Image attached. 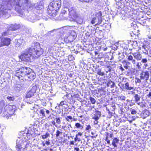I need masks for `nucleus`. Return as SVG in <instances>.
I'll use <instances>...</instances> for the list:
<instances>
[{"instance_id":"f257e3e1","label":"nucleus","mask_w":151,"mask_h":151,"mask_svg":"<svg viewBox=\"0 0 151 151\" xmlns=\"http://www.w3.org/2000/svg\"><path fill=\"white\" fill-rule=\"evenodd\" d=\"M43 50L41 48L39 43L35 42L32 46L26 49L19 56V59L23 61L33 62L35 56L38 57L42 54Z\"/></svg>"},{"instance_id":"f03ea898","label":"nucleus","mask_w":151,"mask_h":151,"mask_svg":"<svg viewBox=\"0 0 151 151\" xmlns=\"http://www.w3.org/2000/svg\"><path fill=\"white\" fill-rule=\"evenodd\" d=\"M19 80H21V84H19V90H23L26 87L24 82V80L30 81L33 80L35 78V74L33 70L29 68L22 67L19 68Z\"/></svg>"},{"instance_id":"7ed1b4c3","label":"nucleus","mask_w":151,"mask_h":151,"mask_svg":"<svg viewBox=\"0 0 151 151\" xmlns=\"http://www.w3.org/2000/svg\"><path fill=\"white\" fill-rule=\"evenodd\" d=\"M61 0H53L48 6L47 13L48 17H55L61 7Z\"/></svg>"},{"instance_id":"20e7f679","label":"nucleus","mask_w":151,"mask_h":151,"mask_svg":"<svg viewBox=\"0 0 151 151\" xmlns=\"http://www.w3.org/2000/svg\"><path fill=\"white\" fill-rule=\"evenodd\" d=\"M17 1H18V0ZM4 2H7V4L6 3H2L0 5V18L4 16V17H8L9 16L8 11L10 10L9 7H8L9 5L8 3H10V1L12 3L13 1V4H19V3L17 4L16 0H4Z\"/></svg>"},{"instance_id":"39448f33","label":"nucleus","mask_w":151,"mask_h":151,"mask_svg":"<svg viewBox=\"0 0 151 151\" xmlns=\"http://www.w3.org/2000/svg\"><path fill=\"white\" fill-rule=\"evenodd\" d=\"M128 81H127L124 82V83H119L118 85L120 86V88L122 89L123 91H130L128 93L129 94H134L135 93L134 91L135 90L134 85L133 83L130 82H128Z\"/></svg>"},{"instance_id":"423d86ee","label":"nucleus","mask_w":151,"mask_h":151,"mask_svg":"<svg viewBox=\"0 0 151 151\" xmlns=\"http://www.w3.org/2000/svg\"><path fill=\"white\" fill-rule=\"evenodd\" d=\"M63 28L57 30L56 32L54 35V37L52 39V43L59 44L61 43H63V38L65 33V32Z\"/></svg>"},{"instance_id":"0eeeda50","label":"nucleus","mask_w":151,"mask_h":151,"mask_svg":"<svg viewBox=\"0 0 151 151\" xmlns=\"http://www.w3.org/2000/svg\"><path fill=\"white\" fill-rule=\"evenodd\" d=\"M23 6L24 9H27L29 11L33 10L34 8L37 10H41L43 8V6L42 2H40L37 3L34 5L29 3V0H23Z\"/></svg>"},{"instance_id":"6e6552de","label":"nucleus","mask_w":151,"mask_h":151,"mask_svg":"<svg viewBox=\"0 0 151 151\" xmlns=\"http://www.w3.org/2000/svg\"><path fill=\"white\" fill-rule=\"evenodd\" d=\"M16 106L14 105H6L3 110V116H7L13 115L15 111Z\"/></svg>"},{"instance_id":"1a4fd4ad","label":"nucleus","mask_w":151,"mask_h":151,"mask_svg":"<svg viewBox=\"0 0 151 151\" xmlns=\"http://www.w3.org/2000/svg\"><path fill=\"white\" fill-rule=\"evenodd\" d=\"M102 15V14L101 11H99L96 12L95 17L92 18L91 21L92 24H95V25H97L101 24L103 20Z\"/></svg>"},{"instance_id":"9d476101","label":"nucleus","mask_w":151,"mask_h":151,"mask_svg":"<svg viewBox=\"0 0 151 151\" xmlns=\"http://www.w3.org/2000/svg\"><path fill=\"white\" fill-rule=\"evenodd\" d=\"M69 34V35L65 36L64 38L63 41L67 43L73 42L76 38V33L74 31H71Z\"/></svg>"},{"instance_id":"9b49d317","label":"nucleus","mask_w":151,"mask_h":151,"mask_svg":"<svg viewBox=\"0 0 151 151\" xmlns=\"http://www.w3.org/2000/svg\"><path fill=\"white\" fill-rule=\"evenodd\" d=\"M37 89V86L36 85L33 86L32 87L27 93L26 96V99H24L25 101L27 103L31 104L33 102L27 101V99L28 98H30L34 96V94L35 93Z\"/></svg>"},{"instance_id":"f8f14e48","label":"nucleus","mask_w":151,"mask_h":151,"mask_svg":"<svg viewBox=\"0 0 151 151\" xmlns=\"http://www.w3.org/2000/svg\"><path fill=\"white\" fill-rule=\"evenodd\" d=\"M30 9L29 11L28 9V11L29 12L27 15L26 18L30 22H34L37 20H39L40 17L37 15H36L35 13H32Z\"/></svg>"},{"instance_id":"ddd939ff","label":"nucleus","mask_w":151,"mask_h":151,"mask_svg":"<svg viewBox=\"0 0 151 151\" xmlns=\"http://www.w3.org/2000/svg\"><path fill=\"white\" fill-rule=\"evenodd\" d=\"M19 30L20 34H22L23 37H25L26 36H28L27 35H29L31 32L30 29L26 28L25 26L22 24L19 26Z\"/></svg>"},{"instance_id":"4468645a","label":"nucleus","mask_w":151,"mask_h":151,"mask_svg":"<svg viewBox=\"0 0 151 151\" xmlns=\"http://www.w3.org/2000/svg\"><path fill=\"white\" fill-rule=\"evenodd\" d=\"M7 28H8L7 31L4 32L2 34V36H5L9 35V31L16 30L19 28V26L16 24H12L8 26Z\"/></svg>"},{"instance_id":"2eb2a0df","label":"nucleus","mask_w":151,"mask_h":151,"mask_svg":"<svg viewBox=\"0 0 151 151\" xmlns=\"http://www.w3.org/2000/svg\"><path fill=\"white\" fill-rule=\"evenodd\" d=\"M116 2L115 7L118 9L122 8L125 5V2L126 0H115Z\"/></svg>"},{"instance_id":"dca6fc26","label":"nucleus","mask_w":151,"mask_h":151,"mask_svg":"<svg viewBox=\"0 0 151 151\" xmlns=\"http://www.w3.org/2000/svg\"><path fill=\"white\" fill-rule=\"evenodd\" d=\"M149 77V71H142L140 74V78L141 79L148 80Z\"/></svg>"},{"instance_id":"f3484780","label":"nucleus","mask_w":151,"mask_h":151,"mask_svg":"<svg viewBox=\"0 0 151 151\" xmlns=\"http://www.w3.org/2000/svg\"><path fill=\"white\" fill-rule=\"evenodd\" d=\"M101 115L100 111L96 110L91 115L92 119L95 120H98L101 117Z\"/></svg>"},{"instance_id":"a211bd4d","label":"nucleus","mask_w":151,"mask_h":151,"mask_svg":"<svg viewBox=\"0 0 151 151\" xmlns=\"http://www.w3.org/2000/svg\"><path fill=\"white\" fill-rule=\"evenodd\" d=\"M11 40L9 38H3L1 40V45H3L8 46L10 43Z\"/></svg>"},{"instance_id":"6ab92c4d","label":"nucleus","mask_w":151,"mask_h":151,"mask_svg":"<svg viewBox=\"0 0 151 151\" xmlns=\"http://www.w3.org/2000/svg\"><path fill=\"white\" fill-rule=\"evenodd\" d=\"M84 18V16H77L75 19L76 22L78 24L82 25L83 23Z\"/></svg>"},{"instance_id":"aec40b11","label":"nucleus","mask_w":151,"mask_h":151,"mask_svg":"<svg viewBox=\"0 0 151 151\" xmlns=\"http://www.w3.org/2000/svg\"><path fill=\"white\" fill-rule=\"evenodd\" d=\"M116 82H119V83L122 82L124 83L127 81H129L128 79L122 76H119V77H117L115 79Z\"/></svg>"},{"instance_id":"412c9836","label":"nucleus","mask_w":151,"mask_h":151,"mask_svg":"<svg viewBox=\"0 0 151 151\" xmlns=\"http://www.w3.org/2000/svg\"><path fill=\"white\" fill-rule=\"evenodd\" d=\"M68 11L70 16H74L76 15V11L73 7L68 8Z\"/></svg>"},{"instance_id":"4be33fe9","label":"nucleus","mask_w":151,"mask_h":151,"mask_svg":"<svg viewBox=\"0 0 151 151\" xmlns=\"http://www.w3.org/2000/svg\"><path fill=\"white\" fill-rule=\"evenodd\" d=\"M142 51L143 53H145L146 55H147L148 54L149 50L150 49L149 48L148 46L146 45H143L142 46Z\"/></svg>"},{"instance_id":"5701e85b","label":"nucleus","mask_w":151,"mask_h":151,"mask_svg":"<svg viewBox=\"0 0 151 151\" xmlns=\"http://www.w3.org/2000/svg\"><path fill=\"white\" fill-rule=\"evenodd\" d=\"M68 102L65 101H62L60 103L58 104V106H57L55 108L58 109H61V108L63 106V105H68Z\"/></svg>"},{"instance_id":"b1692460","label":"nucleus","mask_w":151,"mask_h":151,"mask_svg":"<svg viewBox=\"0 0 151 151\" xmlns=\"http://www.w3.org/2000/svg\"><path fill=\"white\" fill-rule=\"evenodd\" d=\"M70 128H72L70 124H68L64 126H63L62 129L65 131V132H69L70 131Z\"/></svg>"},{"instance_id":"393cba45","label":"nucleus","mask_w":151,"mask_h":151,"mask_svg":"<svg viewBox=\"0 0 151 151\" xmlns=\"http://www.w3.org/2000/svg\"><path fill=\"white\" fill-rule=\"evenodd\" d=\"M134 58L137 60H140L142 58V55L138 52H135L132 53Z\"/></svg>"},{"instance_id":"a878e982","label":"nucleus","mask_w":151,"mask_h":151,"mask_svg":"<svg viewBox=\"0 0 151 151\" xmlns=\"http://www.w3.org/2000/svg\"><path fill=\"white\" fill-rule=\"evenodd\" d=\"M29 132L30 131L28 130L25 129L24 131H22L20 132L19 133H20V134H19V135H21V136H24L27 135L29 136L30 134Z\"/></svg>"},{"instance_id":"bb28decb","label":"nucleus","mask_w":151,"mask_h":151,"mask_svg":"<svg viewBox=\"0 0 151 151\" xmlns=\"http://www.w3.org/2000/svg\"><path fill=\"white\" fill-rule=\"evenodd\" d=\"M119 139L115 137L113 139L111 144L114 147H117V144L119 142Z\"/></svg>"},{"instance_id":"cd10ccee","label":"nucleus","mask_w":151,"mask_h":151,"mask_svg":"<svg viewBox=\"0 0 151 151\" xmlns=\"http://www.w3.org/2000/svg\"><path fill=\"white\" fill-rule=\"evenodd\" d=\"M128 60L129 61H131L132 63L134 64V66H135V63L136 60L135 59H133V57L131 55H128L127 56Z\"/></svg>"},{"instance_id":"c85d7f7f","label":"nucleus","mask_w":151,"mask_h":151,"mask_svg":"<svg viewBox=\"0 0 151 151\" xmlns=\"http://www.w3.org/2000/svg\"><path fill=\"white\" fill-rule=\"evenodd\" d=\"M96 71L97 74L99 75L104 76V73L103 72L101 71V69L96 68Z\"/></svg>"},{"instance_id":"c756f323","label":"nucleus","mask_w":151,"mask_h":151,"mask_svg":"<svg viewBox=\"0 0 151 151\" xmlns=\"http://www.w3.org/2000/svg\"><path fill=\"white\" fill-rule=\"evenodd\" d=\"M5 101L4 100H2L0 101V114H1L2 111V109L5 106Z\"/></svg>"},{"instance_id":"7c9ffc66","label":"nucleus","mask_w":151,"mask_h":151,"mask_svg":"<svg viewBox=\"0 0 151 151\" xmlns=\"http://www.w3.org/2000/svg\"><path fill=\"white\" fill-rule=\"evenodd\" d=\"M135 66H134L136 69L139 70H140L141 68V66L142 64L141 62H137L136 63L135 62Z\"/></svg>"},{"instance_id":"2f4dec72","label":"nucleus","mask_w":151,"mask_h":151,"mask_svg":"<svg viewBox=\"0 0 151 151\" xmlns=\"http://www.w3.org/2000/svg\"><path fill=\"white\" fill-rule=\"evenodd\" d=\"M137 117V116H132L130 115L128 116V118L129 119V121L130 123L132 122L133 121L135 120Z\"/></svg>"},{"instance_id":"473e14b6","label":"nucleus","mask_w":151,"mask_h":151,"mask_svg":"<svg viewBox=\"0 0 151 151\" xmlns=\"http://www.w3.org/2000/svg\"><path fill=\"white\" fill-rule=\"evenodd\" d=\"M148 80H145L142 83L143 87H147L149 86V83L147 82Z\"/></svg>"},{"instance_id":"72a5a7b5","label":"nucleus","mask_w":151,"mask_h":151,"mask_svg":"<svg viewBox=\"0 0 151 151\" xmlns=\"http://www.w3.org/2000/svg\"><path fill=\"white\" fill-rule=\"evenodd\" d=\"M75 128L80 129H82L83 128V126L82 125L79 123H76L75 124Z\"/></svg>"},{"instance_id":"f704fd0d","label":"nucleus","mask_w":151,"mask_h":151,"mask_svg":"<svg viewBox=\"0 0 151 151\" xmlns=\"http://www.w3.org/2000/svg\"><path fill=\"white\" fill-rule=\"evenodd\" d=\"M106 110L107 112L109 114V117H108L110 118H111L112 116L114 115V113L112 112H111L110 111V110L109 109L108 107H106Z\"/></svg>"},{"instance_id":"c9c22d12","label":"nucleus","mask_w":151,"mask_h":151,"mask_svg":"<svg viewBox=\"0 0 151 151\" xmlns=\"http://www.w3.org/2000/svg\"><path fill=\"white\" fill-rule=\"evenodd\" d=\"M123 66L125 68L128 69L129 67V65H130V63L127 61H125L123 63Z\"/></svg>"},{"instance_id":"e433bc0d","label":"nucleus","mask_w":151,"mask_h":151,"mask_svg":"<svg viewBox=\"0 0 151 151\" xmlns=\"http://www.w3.org/2000/svg\"><path fill=\"white\" fill-rule=\"evenodd\" d=\"M45 109H43L40 110V114H41L42 116L43 117L46 116V115H45Z\"/></svg>"},{"instance_id":"4c0bfd02","label":"nucleus","mask_w":151,"mask_h":151,"mask_svg":"<svg viewBox=\"0 0 151 151\" xmlns=\"http://www.w3.org/2000/svg\"><path fill=\"white\" fill-rule=\"evenodd\" d=\"M134 98L135 99V101L136 103L138 102V101L140 100V96L137 94H135L134 96Z\"/></svg>"},{"instance_id":"58836bf2","label":"nucleus","mask_w":151,"mask_h":151,"mask_svg":"<svg viewBox=\"0 0 151 151\" xmlns=\"http://www.w3.org/2000/svg\"><path fill=\"white\" fill-rule=\"evenodd\" d=\"M111 69V67L109 65L106 66L105 69V71L106 72V73L110 72Z\"/></svg>"},{"instance_id":"ea45409f","label":"nucleus","mask_w":151,"mask_h":151,"mask_svg":"<svg viewBox=\"0 0 151 151\" xmlns=\"http://www.w3.org/2000/svg\"><path fill=\"white\" fill-rule=\"evenodd\" d=\"M68 8H64L63 9H62L61 12V14H67L68 12Z\"/></svg>"},{"instance_id":"a19ab883","label":"nucleus","mask_w":151,"mask_h":151,"mask_svg":"<svg viewBox=\"0 0 151 151\" xmlns=\"http://www.w3.org/2000/svg\"><path fill=\"white\" fill-rule=\"evenodd\" d=\"M25 42L23 39H21V38L19 39V46L20 45L23 46L24 45Z\"/></svg>"},{"instance_id":"79ce46f5","label":"nucleus","mask_w":151,"mask_h":151,"mask_svg":"<svg viewBox=\"0 0 151 151\" xmlns=\"http://www.w3.org/2000/svg\"><path fill=\"white\" fill-rule=\"evenodd\" d=\"M89 100L91 102V103L93 104H95L96 102V100L95 99L92 97L90 96L89 98Z\"/></svg>"},{"instance_id":"37998d69","label":"nucleus","mask_w":151,"mask_h":151,"mask_svg":"<svg viewBox=\"0 0 151 151\" xmlns=\"http://www.w3.org/2000/svg\"><path fill=\"white\" fill-rule=\"evenodd\" d=\"M118 44L117 43H115V44L112 46V49L114 50H116L118 47Z\"/></svg>"},{"instance_id":"c03bdc74","label":"nucleus","mask_w":151,"mask_h":151,"mask_svg":"<svg viewBox=\"0 0 151 151\" xmlns=\"http://www.w3.org/2000/svg\"><path fill=\"white\" fill-rule=\"evenodd\" d=\"M119 99L122 101H124L126 99V97L125 96H124L123 95H121L118 97Z\"/></svg>"},{"instance_id":"a18cd8bd","label":"nucleus","mask_w":151,"mask_h":151,"mask_svg":"<svg viewBox=\"0 0 151 151\" xmlns=\"http://www.w3.org/2000/svg\"><path fill=\"white\" fill-rule=\"evenodd\" d=\"M56 122L58 124H60L61 123V120L59 117H56L55 118Z\"/></svg>"},{"instance_id":"49530a36","label":"nucleus","mask_w":151,"mask_h":151,"mask_svg":"<svg viewBox=\"0 0 151 151\" xmlns=\"http://www.w3.org/2000/svg\"><path fill=\"white\" fill-rule=\"evenodd\" d=\"M49 136V134L48 132H47L46 133L45 135H42L41 136L42 137V139H45L47 138Z\"/></svg>"},{"instance_id":"de8ad7c7","label":"nucleus","mask_w":151,"mask_h":151,"mask_svg":"<svg viewBox=\"0 0 151 151\" xmlns=\"http://www.w3.org/2000/svg\"><path fill=\"white\" fill-rule=\"evenodd\" d=\"M125 110L123 108H120L119 112H120V114H121L124 115L125 114Z\"/></svg>"},{"instance_id":"09e8293b","label":"nucleus","mask_w":151,"mask_h":151,"mask_svg":"<svg viewBox=\"0 0 151 151\" xmlns=\"http://www.w3.org/2000/svg\"><path fill=\"white\" fill-rule=\"evenodd\" d=\"M135 82L136 83H140L141 82V79L138 78L136 77L135 78Z\"/></svg>"},{"instance_id":"8fccbe9b","label":"nucleus","mask_w":151,"mask_h":151,"mask_svg":"<svg viewBox=\"0 0 151 151\" xmlns=\"http://www.w3.org/2000/svg\"><path fill=\"white\" fill-rule=\"evenodd\" d=\"M115 105H114L113 104H112V105L111 106V107L110 108L109 110H110L114 111L115 110Z\"/></svg>"},{"instance_id":"3c124183","label":"nucleus","mask_w":151,"mask_h":151,"mask_svg":"<svg viewBox=\"0 0 151 151\" xmlns=\"http://www.w3.org/2000/svg\"><path fill=\"white\" fill-rule=\"evenodd\" d=\"M131 113L132 114L134 115L136 114L137 111L134 109H130Z\"/></svg>"},{"instance_id":"603ef678","label":"nucleus","mask_w":151,"mask_h":151,"mask_svg":"<svg viewBox=\"0 0 151 151\" xmlns=\"http://www.w3.org/2000/svg\"><path fill=\"white\" fill-rule=\"evenodd\" d=\"M62 132L59 130H57L56 132V137H58L60 134H61Z\"/></svg>"},{"instance_id":"864d4df0","label":"nucleus","mask_w":151,"mask_h":151,"mask_svg":"<svg viewBox=\"0 0 151 151\" xmlns=\"http://www.w3.org/2000/svg\"><path fill=\"white\" fill-rule=\"evenodd\" d=\"M7 99H8L9 101H14V98L13 97L8 96L7 97Z\"/></svg>"},{"instance_id":"5fc2aeb1","label":"nucleus","mask_w":151,"mask_h":151,"mask_svg":"<svg viewBox=\"0 0 151 151\" xmlns=\"http://www.w3.org/2000/svg\"><path fill=\"white\" fill-rule=\"evenodd\" d=\"M72 119V117L71 116H67V117L65 118L66 120L68 122L70 121L69 119Z\"/></svg>"},{"instance_id":"6e6d98bb","label":"nucleus","mask_w":151,"mask_h":151,"mask_svg":"<svg viewBox=\"0 0 151 151\" xmlns=\"http://www.w3.org/2000/svg\"><path fill=\"white\" fill-rule=\"evenodd\" d=\"M15 10L18 13H19V4H16L15 7Z\"/></svg>"},{"instance_id":"4d7b16f0","label":"nucleus","mask_w":151,"mask_h":151,"mask_svg":"<svg viewBox=\"0 0 151 151\" xmlns=\"http://www.w3.org/2000/svg\"><path fill=\"white\" fill-rule=\"evenodd\" d=\"M56 30L55 29L53 30L50 31L48 32L47 33V35H52V34H51V33H52L54 32H55Z\"/></svg>"},{"instance_id":"13d9d810","label":"nucleus","mask_w":151,"mask_h":151,"mask_svg":"<svg viewBox=\"0 0 151 151\" xmlns=\"http://www.w3.org/2000/svg\"><path fill=\"white\" fill-rule=\"evenodd\" d=\"M147 61H147V59L146 58L142 59V60H141V62L143 63H147Z\"/></svg>"},{"instance_id":"bf43d9fd","label":"nucleus","mask_w":151,"mask_h":151,"mask_svg":"<svg viewBox=\"0 0 151 151\" xmlns=\"http://www.w3.org/2000/svg\"><path fill=\"white\" fill-rule=\"evenodd\" d=\"M19 86V84L18 83H17L16 84H15L14 86V87L16 90H18Z\"/></svg>"},{"instance_id":"052dcab7","label":"nucleus","mask_w":151,"mask_h":151,"mask_svg":"<svg viewBox=\"0 0 151 151\" xmlns=\"http://www.w3.org/2000/svg\"><path fill=\"white\" fill-rule=\"evenodd\" d=\"M118 68L119 69L121 70V71L122 72H123L124 71V69L122 67V65H121L120 66H119Z\"/></svg>"},{"instance_id":"680f3d73","label":"nucleus","mask_w":151,"mask_h":151,"mask_svg":"<svg viewBox=\"0 0 151 151\" xmlns=\"http://www.w3.org/2000/svg\"><path fill=\"white\" fill-rule=\"evenodd\" d=\"M74 140L75 141H78L79 142L81 140V139L80 138H78V136H76V137L74 138Z\"/></svg>"},{"instance_id":"e2e57ef3","label":"nucleus","mask_w":151,"mask_h":151,"mask_svg":"<svg viewBox=\"0 0 151 151\" xmlns=\"http://www.w3.org/2000/svg\"><path fill=\"white\" fill-rule=\"evenodd\" d=\"M113 83V81H109L107 83V86H110Z\"/></svg>"},{"instance_id":"0e129e2a","label":"nucleus","mask_w":151,"mask_h":151,"mask_svg":"<svg viewBox=\"0 0 151 151\" xmlns=\"http://www.w3.org/2000/svg\"><path fill=\"white\" fill-rule=\"evenodd\" d=\"M144 67L145 69H147L149 67L148 64L147 63H144Z\"/></svg>"},{"instance_id":"69168bd1","label":"nucleus","mask_w":151,"mask_h":151,"mask_svg":"<svg viewBox=\"0 0 151 151\" xmlns=\"http://www.w3.org/2000/svg\"><path fill=\"white\" fill-rule=\"evenodd\" d=\"M91 128V126L89 125L87 126L86 128V131L90 129Z\"/></svg>"},{"instance_id":"338daca9","label":"nucleus","mask_w":151,"mask_h":151,"mask_svg":"<svg viewBox=\"0 0 151 151\" xmlns=\"http://www.w3.org/2000/svg\"><path fill=\"white\" fill-rule=\"evenodd\" d=\"M18 143H19V142H18V140L17 139V142H16L17 145H16V147L17 148V149H18V150H19V144Z\"/></svg>"},{"instance_id":"774afa93","label":"nucleus","mask_w":151,"mask_h":151,"mask_svg":"<svg viewBox=\"0 0 151 151\" xmlns=\"http://www.w3.org/2000/svg\"><path fill=\"white\" fill-rule=\"evenodd\" d=\"M74 151H80V150L79 149V148L76 147L74 148Z\"/></svg>"}]
</instances>
